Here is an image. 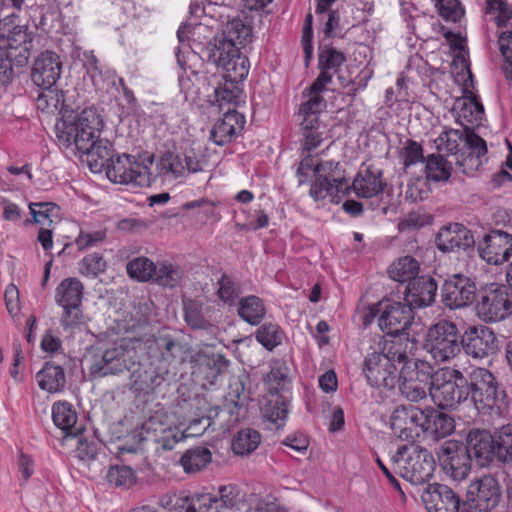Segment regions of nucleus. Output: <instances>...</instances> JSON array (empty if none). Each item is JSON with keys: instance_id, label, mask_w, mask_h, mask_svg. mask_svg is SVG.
Masks as SVG:
<instances>
[{"instance_id": "1", "label": "nucleus", "mask_w": 512, "mask_h": 512, "mask_svg": "<svg viewBox=\"0 0 512 512\" xmlns=\"http://www.w3.org/2000/svg\"><path fill=\"white\" fill-rule=\"evenodd\" d=\"M363 362V373L372 387L393 389L399 380L400 368L414 357L418 350L415 337L381 339L371 348Z\"/></svg>"}, {"instance_id": "2", "label": "nucleus", "mask_w": 512, "mask_h": 512, "mask_svg": "<svg viewBox=\"0 0 512 512\" xmlns=\"http://www.w3.org/2000/svg\"><path fill=\"white\" fill-rule=\"evenodd\" d=\"M252 40V28L240 18L228 21L219 37L209 41L202 48L203 57L221 67L227 72V78L232 81H243L249 73V60L244 56L240 47Z\"/></svg>"}, {"instance_id": "3", "label": "nucleus", "mask_w": 512, "mask_h": 512, "mask_svg": "<svg viewBox=\"0 0 512 512\" xmlns=\"http://www.w3.org/2000/svg\"><path fill=\"white\" fill-rule=\"evenodd\" d=\"M435 145L440 154L455 156V163L463 174L469 175L479 170L487 154L484 139L468 127L464 131L449 129L436 139Z\"/></svg>"}, {"instance_id": "4", "label": "nucleus", "mask_w": 512, "mask_h": 512, "mask_svg": "<svg viewBox=\"0 0 512 512\" xmlns=\"http://www.w3.org/2000/svg\"><path fill=\"white\" fill-rule=\"evenodd\" d=\"M468 398L471 397L476 409L482 414L500 415L508 407V396L495 376L486 368H474L466 377Z\"/></svg>"}, {"instance_id": "5", "label": "nucleus", "mask_w": 512, "mask_h": 512, "mask_svg": "<svg viewBox=\"0 0 512 512\" xmlns=\"http://www.w3.org/2000/svg\"><path fill=\"white\" fill-rule=\"evenodd\" d=\"M395 473L414 485L424 484L433 476L436 463L433 455L414 443L403 445L392 456Z\"/></svg>"}, {"instance_id": "6", "label": "nucleus", "mask_w": 512, "mask_h": 512, "mask_svg": "<svg viewBox=\"0 0 512 512\" xmlns=\"http://www.w3.org/2000/svg\"><path fill=\"white\" fill-rule=\"evenodd\" d=\"M139 366L136 351L119 345L94 354L89 359L88 371L90 376L95 379L131 372L135 384H138V382L145 384L146 381L141 380V375L136 377Z\"/></svg>"}, {"instance_id": "7", "label": "nucleus", "mask_w": 512, "mask_h": 512, "mask_svg": "<svg viewBox=\"0 0 512 512\" xmlns=\"http://www.w3.org/2000/svg\"><path fill=\"white\" fill-rule=\"evenodd\" d=\"M468 392V380L459 369L447 366L433 370L430 396L438 407L456 408L468 400Z\"/></svg>"}, {"instance_id": "8", "label": "nucleus", "mask_w": 512, "mask_h": 512, "mask_svg": "<svg viewBox=\"0 0 512 512\" xmlns=\"http://www.w3.org/2000/svg\"><path fill=\"white\" fill-rule=\"evenodd\" d=\"M461 345L457 325L443 319L429 327L423 347L436 362L446 363L461 353Z\"/></svg>"}, {"instance_id": "9", "label": "nucleus", "mask_w": 512, "mask_h": 512, "mask_svg": "<svg viewBox=\"0 0 512 512\" xmlns=\"http://www.w3.org/2000/svg\"><path fill=\"white\" fill-rule=\"evenodd\" d=\"M483 322L495 323L512 315V289L504 284L490 283L480 289L475 305Z\"/></svg>"}, {"instance_id": "10", "label": "nucleus", "mask_w": 512, "mask_h": 512, "mask_svg": "<svg viewBox=\"0 0 512 512\" xmlns=\"http://www.w3.org/2000/svg\"><path fill=\"white\" fill-rule=\"evenodd\" d=\"M432 379L433 366L426 360L411 357L400 368V392L407 400L419 402L430 393Z\"/></svg>"}, {"instance_id": "11", "label": "nucleus", "mask_w": 512, "mask_h": 512, "mask_svg": "<svg viewBox=\"0 0 512 512\" xmlns=\"http://www.w3.org/2000/svg\"><path fill=\"white\" fill-rule=\"evenodd\" d=\"M126 271L131 279L138 282L153 281L169 288L176 287L183 277V272L177 265L166 261L155 264L143 256L130 260L126 265Z\"/></svg>"}, {"instance_id": "12", "label": "nucleus", "mask_w": 512, "mask_h": 512, "mask_svg": "<svg viewBox=\"0 0 512 512\" xmlns=\"http://www.w3.org/2000/svg\"><path fill=\"white\" fill-rule=\"evenodd\" d=\"M104 170L110 180L119 184L149 187L154 181L148 165L126 154L113 157Z\"/></svg>"}, {"instance_id": "13", "label": "nucleus", "mask_w": 512, "mask_h": 512, "mask_svg": "<svg viewBox=\"0 0 512 512\" xmlns=\"http://www.w3.org/2000/svg\"><path fill=\"white\" fill-rule=\"evenodd\" d=\"M18 18L17 13H11L0 20V36L7 40V45L0 49H5L10 56L14 57L16 67H22L30 56V40L27 26L16 23Z\"/></svg>"}, {"instance_id": "14", "label": "nucleus", "mask_w": 512, "mask_h": 512, "mask_svg": "<svg viewBox=\"0 0 512 512\" xmlns=\"http://www.w3.org/2000/svg\"><path fill=\"white\" fill-rule=\"evenodd\" d=\"M437 457L442 470L452 480L462 481L469 475L472 459L464 443L456 440L443 442Z\"/></svg>"}, {"instance_id": "15", "label": "nucleus", "mask_w": 512, "mask_h": 512, "mask_svg": "<svg viewBox=\"0 0 512 512\" xmlns=\"http://www.w3.org/2000/svg\"><path fill=\"white\" fill-rule=\"evenodd\" d=\"M379 305L378 325L385 334H404L413 324L414 309L406 302L387 301Z\"/></svg>"}, {"instance_id": "16", "label": "nucleus", "mask_w": 512, "mask_h": 512, "mask_svg": "<svg viewBox=\"0 0 512 512\" xmlns=\"http://www.w3.org/2000/svg\"><path fill=\"white\" fill-rule=\"evenodd\" d=\"M461 351L473 359L482 360L499 351V340L492 329L470 326L461 335Z\"/></svg>"}, {"instance_id": "17", "label": "nucleus", "mask_w": 512, "mask_h": 512, "mask_svg": "<svg viewBox=\"0 0 512 512\" xmlns=\"http://www.w3.org/2000/svg\"><path fill=\"white\" fill-rule=\"evenodd\" d=\"M476 291V284L469 276L453 274L441 287L442 302L450 309L463 308L474 302Z\"/></svg>"}, {"instance_id": "18", "label": "nucleus", "mask_w": 512, "mask_h": 512, "mask_svg": "<svg viewBox=\"0 0 512 512\" xmlns=\"http://www.w3.org/2000/svg\"><path fill=\"white\" fill-rule=\"evenodd\" d=\"M477 252L487 264L502 265L512 256V235L493 229L478 242Z\"/></svg>"}, {"instance_id": "19", "label": "nucleus", "mask_w": 512, "mask_h": 512, "mask_svg": "<svg viewBox=\"0 0 512 512\" xmlns=\"http://www.w3.org/2000/svg\"><path fill=\"white\" fill-rule=\"evenodd\" d=\"M424 409L414 405L398 406L390 417L391 429L404 441L414 442L425 422Z\"/></svg>"}, {"instance_id": "20", "label": "nucleus", "mask_w": 512, "mask_h": 512, "mask_svg": "<svg viewBox=\"0 0 512 512\" xmlns=\"http://www.w3.org/2000/svg\"><path fill=\"white\" fill-rule=\"evenodd\" d=\"M468 504L479 512H490L501 500V487L492 475H484L472 482L467 491Z\"/></svg>"}, {"instance_id": "21", "label": "nucleus", "mask_w": 512, "mask_h": 512, "mask_svg": "<svg viewBox=\"0 0 512 512\" xmlns=\"http://www.w3.org/2000/svg\"><path fill=\"white\" fill-rule=\"evenodd\" d=\"M62 72V62L57 53L42 52L35 60L31 79L33 83L43 90H50L59 80Z\"/></svg>"}, {"instance_id": "22", "label": "nucleus", "mask_w": 512, "mask_h": 512, "mask_svg": "<svg viewBox=\"0 0 512 512\" xmlns=\"http://www.w3.org/2000/svg\"><path fill=\"white\" fill-rule=\"evenodd\" d=\"M465 448L472 460L485 467L496 457V437L487 430H471L467 435Z\"/></svg>"}, {"instance_id": "23", "label": "nucleus", "mask_w": 512, "mask_h": 512, "mask_svg": "<svg viewBox=\"0 0 512 512\" xmlns=\"http://www.w3.org/2000/svg\"><path fill=\"white\" fill-rule=\"evenodd\" d=\"M435 243L442 252L466 251L475 246L472 232L460 223L442 227L436 236Z\"/></svg>"}, {"instance_id": "24", "label": "nucleus", "mask_w": 512, "mask_h": 512, "mask_svg": "<svg viewBox=\"0 0 512 512\" xmlns=\"http://www.w3.org/2000/svg\"><path fill=\"white\" fill-rule=\"evenodd\" d=\"M56 130L59 143L66 148L75 146L78 152L87 151V145L96 139L83 125H78L75 115L64 117L56 124Z\"/></svg>"}, {"instance_id": "25", "label": "nucleus", "mask_w": 512, "mask_h": 512, "mask_svg": "<svg viewBox=\"0 0 512 512\" xmlns=\"http://www.w3.org/2000/svg\"><path fill=\"white\" fill-rule=\"evenodd\" d=\"M345 61L346 57L342 52L330 45H321L318 52V68L320 73L312 83V89H325Z\"/></svg>"}, {"instance_id": "26", "label": "nucleus", "mask_w": 512, "mask_h": 512, "mask_svg": "<svg viewBox=\"0 0 512 512\" xmlns=\"http://www.w3.org/2000/svg\"><path fill=\"white\" fill-rule=\"evenodd\" d=\"M387 182L383 171L373 165L363 167L356 174L350 190L360 198H373L384 192Z\"/></svg>"}, {"instance_id": "27", "label": "nucleus", "mask_w": 512, "mask_h": 512, "mask_svg": "<svg viewBox=\"0 0 512 512\" xmlns=\"http://www.w3.org/2000/svg\"><path fill=\"white\" fill-rule=\"evenodd\" d=\"M437 289V283L432 277L419 276L406 286L404 300L413 309L428 307L435 301Z\"/></svg>"}, {"instance_id": "28", "label": "nucleus", "mask_w": 512, "mask_h": 512, "mask_svg": "<svg viewBox=\"0 0 512 512\" xmlns=\"http://www.w3.org/2000/svg\"><path fill=\"white\" fill-rule=\"evenodd\" d=\"M245 123L244 115L228 108L223 117L218 119L212 127L210 139L219 146L228 144L244 129Z\"/></svg>"}, {"instance_id": "29", "label": "nucleus", "mask_w": 512, "mask_h": 512, "mask_svg": "<svg viewBox=\"0 0 512 512\" xmlns=\"http://www.w3.org/2000/svg\"><path fill=\"white\" fill-rule=\"evenodd\" d=\"M325 89L313 90L312 84L303 92L307 100L301 104L299 116L301 128H313L318 125L319 114L326 108V101L321 95Z\"/></svg>"}, {"instance_id": "30", "label": "nucleus", "mask_w": 512, "mask_h": 512, "mask_svg": "<svg viewBox=\"0 0 512 512\" xmlns=\"http://www.w3.org/2000/svg\"><path fill=\"white\" fill-rule=\"evenodd\" d=\"M425 422L422 432L438 440L449 436L455 429L454 419L435 408L424 409Z\"/></svg>"}, {"instance_id": "31", "label": "nucleus", "mask_w": 512, "mask_h": 512, "mask_svg": "<svg viewBox=\"0 0 512 512\" xmlns=\"http://www.w3.org/2000/svg\"><path fill=\"white\" fill-rule=\"evenodd\" d=\"M77 418V413L70 403L59 401L53 404V422L66 437H76L83 431V427L77 424Z\"/></svg>"}, {"instance_id": "32", "label": "nucleus", "mask_w": 512, "mask_h": 512, "mask_svg": "<svg viewBox=\"0 0 512 512\" xmlns=\"http://www.w3.org/2000/svg\"><path fill=\"white\" fill-rule=\"evenodd\" d=\"M87 148V151H80V153L88 156L90 167L95 171L104 169L114 157L113 145L107 139H100L98 137L89 143Z\"/></svg>"}, {"instance_id": "33", "label": "nucleus", "mask_w": 512, "mask_h": 512, "mask_svg": "<svg viewBox=\"0 0 512 512\" xmlns=\"http://www.w3.org/2000/svg\"><path fill=\"white\" fill-rule=\"evenodd\" d=\"M36 380L39 387L49 393H57L64 389L66 378L63 368L51 362H46L37 372Z\"/></svg>"}, {"instance_id": "34", "label": "nucleus", "mask_w": 512, "mask_h": 512, "mask_svg": "<svg viewBox=\"0 0 512 512\" xmlns=\"http://www.w3.org/2000/svg\"><path fill=\"white\" fill-rule=\"evenodd\" d=\"M350 192V186H342L328 177L318 176L311 184L309 194L315 201L331 198L332 202H339V194L347 195Z\"/></svg>"}, {"instance_id": "35", "label": "nucleus", "mask_w": 512, "mask_h": 512, "mask_svg": "<svg viewBox=\"0 0 512 512\" xmlns=\"http://www.w3.org/2000/svg\"><path fill=\"white\" fill-rule=\"evenodd\" d=\"M84 285L76 277L63 279L55 290L57 305H82Z\"/></svg>"}, {"instance_id": "36", "label": "nucleus", "mask_w": 512, "mask_h": 512, "mask_svg": "<svg viewBox=\"0 0 512 512\" xmlns=\"http://www.w3.org/2000/svg\"><path fill=\"white\" fill-rule=\"evenodd\" d=\"M238 315L250 325H259L266 315V307L257 296L250 295L242 298L238 305Z\"/></svg>"}, {"instance_id": "37", "label": "nucleus", "mask_w": 512, "mask_h": 512, "mask_svg": "<svg viewBox=\"0 0 512 512\" xmlns=\"http://www.w3.org/2000/svg\"><path fill=\"white\" fill-rule=\"evenodd\" d=\"M419 271V262L411 256H404L393 262L388 273L394 281L400 283L408 282L409 284L410 281H414V279L419 277Z\"/></svg>"}, {"instance_id": "38", "label": "nucleus", "mask_w": 512, "mask_h": 512, "mask_svg": "<svg viewBox=\"0 0 512 512\" xmlns=\"http://www.w3.org/2000/svg\"><path fill=\"white\" fill-rule=\"evenodd\" d=\"M452 162L443 154H430L426 159V176L434 182L448 181L452 173Z\"/></svg>"}, {"instance_id": "39", "label": "nucleus", "mask_w": 512, "mask_h": 512, "mask_svg": "<svg viewBox=\"0 0 512 512\" xmlns=\"http://www.w3.org/2000/svg\"><path fill=\"white\" fill-rule=\"evenodd\" d=\"M212 454L206 447L197 446L188 449L180 459V463L187 473L202 470L211 462Z\"/></svg>"}, {"instance_id": "40", "label": "nucleus", "mask_w": 512, "mask_h": 512, "mask_svg": "<svg viewBox=\"0 0 512 512\" xmlns=\"http://www.w3.org/2000/svg\"><path fill=\"white\" fill-rule=\"evenodd\" d=\"M288 381L289 368L282 361L274 362L270 371L263 377L264 385L272 396H277L285 388Z\"/></svg>"}, {"instance_id": "41", "label": "nucleus", "mask_w": 512, "mask_h": 512, "mask_svg": "<svg viewBox=\"0 0 512 512\" xmlns=\"http://www.w3.org/2000/svg\"><path fill=\"white\" fill-rule=\"evenodd\" d=\"M184 319L192 329H207L210 326L205 316L204 304L196 299L183 300Z\"/></svg>"}, {"instance_id": "42", "label": "nucleus", "mask_w": 512, "mask_h": 512, "mask_svg": "<svg viewBox=\"0 0 512 512\" xmlns=\"http://www.w3.org/2000/svg\"><path fill=\"white\" fill-rule=\"evenodd\" d=\"M261 435L254 429H242L234 437L232 441V450L237 455H249L260 444Z\"/></svg>"}, {"instance_id": "43", "label": "nucleus", "mask_w": 512, "mask_h": 512, "mask_svg": "<svg viewBox=\"0 0 512 512\" xmlns=\"http://www.w3.org/2000/svg\"><path fill=\"white\" fill-rule=\"evenodd\" d=\"M30 214L32 220L27 219L25 224L36 223L45 225L51 224L53 218L58 217L59 206L53 202H31L29 203Z\"/></svg>"}, {"instance_id": "44", "label": "nucleus", "mask_w": 512, "mask_h": 512, "mask_svg": "<svg viewBox=\"0 0 512 512\" xmlns=\"http://www.w3.org/2000/svg\"><path fill=\"white\" fill-rule=\"evenodd\" d=\"M224 72L223 77L226 83L215 88L214 100H212V103H215L220 110L225 105H236L241 93L240 89L235 85L239 81H232L228 79L227 72Z\"/></svg>"}, {"instance_id": "45", "label": "nucleus", "mask_w": 512, "mask_h": 512, "mask_svg": "<svg viewBox=\"0 0 512 512\" xmlns=\"http://www.w3.org/2000/svg\"><path fill=\"white\" fill-rule=\"evenodd\" d=\"M496 458L504 463L512 462V423L503 425L495 432Z\"/></svg>"}, {"instance_id": "46", "label": "nucleus", "mask_w": 512, "mask_h": 512, "mask_svg": "<svg viewBox=\"0 0 512 512\" xmlns=\"http://www.w3.org/2000/svg\"><path fill=\"white\" fill-rule=\"evenodd\" d=\"M255 337L263 347L272 351L282 343L284 333L278 324L264 323L257 329Z\"/></svg>"}, {"instance_id": "47", "label": "nucleus", "mask_w": 512, "mask_h": 512, "mask_svg": "<svg viewBox=\"0 0 512 512\" xmlns=\"http://www.w3.org/2000/svg\"><path fill=\"white\" fill-rule=\"evenodd\" d=\"M159 174L174 179L184 177L183 163L178 152H165L157 163Z\"/></svg>"}, {"instance_id": "48", "label": "nucleus", "mask_w": 512, "mask_h": 512, "mask_svg": "<svg viewBox=\"0 0 512 512\" xmlns=\"http://www.w3.org/2000/svg\"><path fill=\"white\" fill-rule=\"evenodd\" d=\"M167 425L166 417L162 413H155L146 419L139 430L141 440L153 441L157 439L161 433L165 432Z\"/></svg>"}, {"instance_id": "49", "label": "nucleus", "mask_w": 512, "mask_h": 512, "mask_svg": "<svg viewBox=\"0 0 512 512\" xmlns=\"http://www.w3.org/2000/svg\"><path fill=\"white\" fill-rule=\"evenodd\" d=\"M106 479L109 484L115 487L130 488L136 482L135 471L126 465L111 466L107 472Z\"/></svg>"}, {"instance_id": "50", "label": "nucleus", "mask_w": 512, "mask_h": 512, "mask_svg": "<svg viewBox=\"0 0 512 512\" xmlns=\"http://www.w3.org/2000/svg\"><path fill=\"white\" fill-rule=\"evenodd\" d=\"M60 325L65 331H74L85 325L82 305H61Z\"/></svg>"}, {"instance_id": "51", "label": "nucleus", "mask_w": 512, "mask_h": 512, "mask_svg": "<svg viewBox=\"0 0 512 512\" xmlns=\"http://www.w3.org/2000/svg\"><path fill=\"white\" fill-rule=\"evenodd\" d=\"M217 295L219 299L229 306L234 305L241 294V288L238 282L231 275L223 274L218 280Z\"/></svg>"}, {"instance_id": "52", "label": "nucleus", "mask_w": 512, "mask_h": 512, "mask_svg": "<svg viewBox=\"0 0 512 512\" xmlns=\"http://www.w3.org/2000/svg\"><path fill=\"white\" fill-rule=\"evenodd\" d=\"M486 14L495 15L494 21L497 27H506L512 19V5L508 0H486Z\"/></svg>"}, {"instance_id": "53", "label": "nucleus", "mask_w": 512, "mask_h": 512, "mask_svg": "<svg viewBox=\"0 0 512 512\" xmlns=\"http://www.w3.org/2000/svg\"><path fill=\"white\" fill-rule=\"evenodd\" d=\"M106 267L107 263L99 253L88 254L78 263L79 273L89 278H96L98 275L104 273Z\"/></svg>"}, {"instance_id": "54", "label": "nucleus", "mask_w": 512, "mask_h": 512, "mask_svg": "<svg viewBox=\"0 0 512 512\" xmlns=\"http://www.w3.org/2000/svg\"><path fill=\"white\" fill-rule=\"evenodd\" d=\"M288 409L283 397L277 396L275 400H270L263 408V416L269 422L282 427L286 420Z\"/></svg>"}, {"instance_id": "55", "label": "nucleus", "mask_w": 512, "mask_h": 512, "mask_svg": "<svg viewBox=\"0 0 512 512\" xmlns=\"http://www.w3.org/2000/svg\"><path fill=\"white\" fill-rule=\"evenodd\" d=\"M78 125L98 138L103 127V121L95 108H85L80 113L75 114Z\"/></svg>"}, {"instance_id": "56", "label": "nucleus", "mask_w": 512, "mask_h": 512, "mask_svg": "<svg viewBox=\"0 0 512 512\" xmlns=\"http://www.w3.org/2000/svg\"><path fill=\"white\" fill-rule=\"evenodd\" d=\"M314 172L318 176L329 177L330 180H333L342 186H350L344 176V171L341 169L339 162H320L315 166Z\"/></svg>"}, {"instance_id": "57", "label": "nucleus", "mask_w": 512, "mask_h": 512, "mask_svg": "<svg viewBox=\"0 0 512 512\" xmlns=\"http://www.w3.org/2000/svg\"><path fill=\"white\" fill-rule=\"evenodd\" d=\"M155 343L161 359L166 362H170L181 351L180 343L170 335L159 336Z\"/></svg>"}, {"instance_id": "58", "label": "nucleus", "mask_w": 512, "mask_h": 512, "mask_svg": "<svg viewBox=\"0 0 512 512\" xmlns=\"http://www.w3.org/2000/svg\"><path fill=\"white\" fill-rule=\"evenodd\" d=\"M176 59L178 65L183 70V72L178 77L180 91L184 94V97L187 100L189 97L196 94L195 84L185 69L186 62L184 60L183 52L180 48L176 51Z\"/></svg>"}, {"instance_id": "59", "label": "nucleus", "mask_w": 512, "mask_h": 512, "mask_svg": "<svg viewBox=\"0 0 512 512\" xmlns=\"http://www.w3.org/2000/svg\"><path fill=\"white\" fill-rule=\"evenodd\" d=\"M186 435L177 426H172L169 423L165 426V432L155 439L154 443L160 444L163 450H172L176 443L184 440Z\"/></svg>"}, {"instance_id": "60", "label": "nucleus", "mask_w": 512, "mask_h": 512, "mask_svg": "<svg viewBox=\"0 0 512 512\" xmlns=\"http://www.w3.org/2000/svg\"><path fill=\"white\" fill-rule=\"evenodd\" d=\"M402 157L405 169L419 162L425 161L422 146L412 139L407 140L405 147L403 148Z\"/></svg>"}, {"instance_id": "61", "label": "nucleus", "mask_w": 512, "mask_h": 512, "mask_svg": "<svg viewBox=\"0 0 512 512\" xmlns=\"http://www.w3.org/2000/svg\"><path fill=\"white\" fill-rule=\"evenodd\" d=\"M439 14L446 20L457 22L464 14L458 0H437Z\"/></svg>"}, {"instance_id": "62", "label": "nucleus", "mask_w": 512, "mask_h": 512, "mask_svg": "<svg viewBox=\"0 0 512 512\" xmlns=\"http://www.w3.org/2000/svg\"><path fill=\"white\" fill-rule=\"evenodd\" d=\"M105 238L106 232L104 230L87 232L81 229L79 235L75 239V245L78 250L83 251L98 245L103 242Z\"/></svg>"}, {"instance_id": "63", "label": "nucleus", "mask_w": 512, "mask_h": 512, "mask_svg": "<svg viewBox=\"0 0 512 512\" xmlns=\"http://www.w3.org/2000/svg\"><path fill=\"white\" fill-rule=\"evenodd\" d=\"M216 499L226 512L235 507L239 502V490L234 485L221 486Z\"/></svg>"}, {"instance_id": "64", "label": "nucleus", "mask_w": 512, "mask_h": 512, "mask_svg": "<svg viewBox=\"0 0 512 512\" xmlns=\"http://www.w3.org/2000/svg\"><path fill=\"white\" fill-rule=\"evenodd\" d=\"M303 150L310 153L321 145L324 140V130H320V123L313 128H302Z\"/></svg>"}]
</instances>
